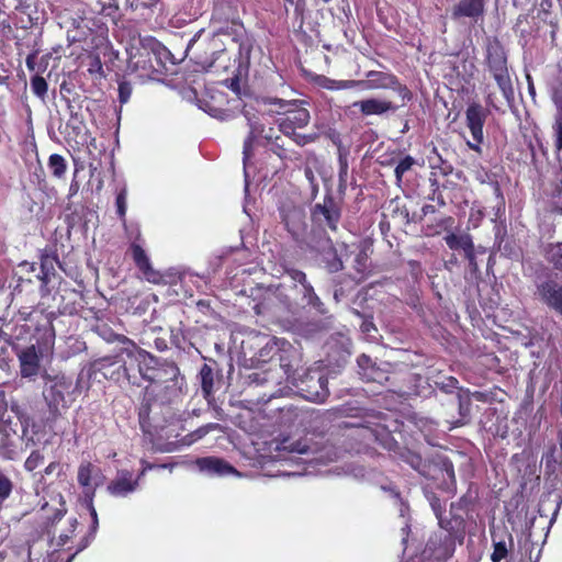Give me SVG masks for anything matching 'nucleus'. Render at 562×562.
I'll return each instance as SVG.
<instances>
[{
  "mask_svg": "<svg viewBox=\"0 0 562 562\" xmlns=\"http://www.w3.org/2000/svg\"><path fill=\"white\" fill-rule=\"evenodd\" d=\"M278 360H279L280 368L283 370L284 374L289 379L291 376V364H290V362L285 361V359L283 358L282 355H279Z\"/></svg>",
  "mask_w": 562,
  "mask_h": 562,
  "instance_id": "44",
  "label": "nucleus"
},
{
  "mask_svg": "<svg viewBox=\"0 0 562 562\" xmlns=\"http://www.w3.org/2000/svg\"><path fill=\"white\" fill-rule=\"evenodd\" d=\"M339 179L340 181H346L347 175H348V161L347 157L339 153Z\"/></svg>",
  "mask_w": 562,
  "mask_h": 562,
  "instance_id": "39",
  "label": "nucleus"
},
{
  "mask_svg": "<svg viewBox=\"0 0 562 562\" xmlns=\"http://www.w3.org/2000/svg\"><path fill=\"white\" fill-rule=\"evenodd\" d=\"M414 164H415V159L411 156H406L397 164L394 172H395L396 181L398 183L402 181L404 173L407 172L408 170H411V168L414 166Z\"/></svg>",
  "mask_w": 562,
  "mask_h": 562,
  "instance_id": "28",
  "label": "nucleus"
},
{
  "mask_svg": "<svg viewBox=\"0 0 562 562\" xmlns=\"http://www.w3.org/2000/svg\"><path fill=\"white\" fill-rule=\"evenodd\" d=\"M67 539H68L67 536H65V537L60 536L61 544H65L67 542Z\"/></svg>",
  "mask_w": 562,
  "mask_h": 562,
  "instance_id": "58",
  "label": "nucleus"
},
{
  "mask_svg": "<svg viewBox=\"0 0 562 562\" xmlns=\"http://www.w3.org/2000/svg\"><path fill=\"white\" fill-rule=\"evenodd\" d=\"M145 277V279L151 283H158L160 280V276L157 271L153 269V267L149 265L148 269L140 270Z\"/></svg>",
  "mask_w": 562,
  "mask_h": 562,
  "instance_id": "40",
  "label": "nucleus"
},
{
  "mask_svg": "<svg viewBox=\"0 0 562 562\" xmlns=\"http://www.w3.org/2000/svg\"><path fill=\"white\" fill-rule=\"evenodd\" d=\"M537 294L543 303L562 314V285L553 280L544 281L538 285Z\"/></svg>",
  "mask_w": 562,
  "mask_h": 562,
  "instance_id": "14",
  "label": "nucleus"
},
{
  "mask_svg": "<svg viewBox=\"0 0 562 562\" xmlns=\"http://www.w3.org/2000/svg\"><path fill=\"white\" fill-rule=\"evenodd\" d=\"M546 256L549 262H551L557 270L562 272V243L549 245L546 250Z\"/></svg>",
  "mask_w": 562,
  "mask_h": 562,
  "instance_id": "22",
  "label": "nucleus"
},
{
  "mask_svg": "<svg viewBox=\"0 0 562 562\" xmlns=\"http://www.w3.org/2000/svg\"><path fill=\"white\" fill-rule=\"evenodd\" d=\"M351 108H357L363 116H382L387 113L396 112L400 105L387 99L368 98L355 101Z\"/></svg>",
  "mask_w": 562,
  "mask_h": 562,
  "instance_id": "9",
  "label": "nucleus"
},
{
  "mask_svg": "<svg viewBox=\"0 0 562 562\" xmlns=\"http://www.w3.org/2000/svg\"><path fill=\"white\" fill-rule=\"evenodd\" d=\"M145 473H146V471H144V469H142V471H140V473H139L137 479L139 480L143 475H145Z\"/></svg>",
  "mask_w": 562,
  "mask_h": 562,
  "instance_id": "60",
  "label": "nucleus"
},
{
  "mask_svg": "<svg viewBox=\"0 0 562 562\" xmlns=\"http://www.w3.org/2000/svg\"><path fill=\"white\" fill-rule=\"evenodd\" d=\"M527 80H528V91H529L530 95L532 98H535L536 91H535V87H533V83H532L531 78H530L529 75H527Z\"/></svg>",
  "mask_w": 562,
  "mask_h": 562,
  "instance_id": "49",
  "label": "nucleus"
},
{
  "mask_svg": "<svg viewBox=\"0 0 562 562\" xmlns=\"http://www.w3.org/2000/svg\"><path fill=\"white\" fill-rule=\"evenodd\" d=\"M312 218L316 224L335 231L340 218V212L331 199H326L323 203H317L314 206Z\"/></svg>",
  "mask_w": 562,
  "mask_h": 562,
  "instance_id": "11",
  "label": "nucleus"
},
{
  "mask_svg": "<svg viewBox=\"0 0 562 562\" xmlns=\"http://www.w3.org/2000/svg\"><path fill=\"white\" fill-rule=\"evenodd\" d=\"M45 334H46L45 349L50 350L53 348L54 339H55V334H54L53 328H48Z\"/></svg>",
  "mask_w": 562,
  "mask_h": 562,
  "instance_id": "45",
  "label": "nucleus"
},
{
  "mask_svg": "<svg viewBox=\"0 0 562 562\" xmlns=\"http://www.w3.org/2000/svg\"><path fill=\"white\" fill-rule=\"evenodd\" d=\"M484 0H461L454 8L453 15L456 18L467 16L477 19L484 12Z\"/></svg>",
  "mask_w": 562,
  "mask_h": 562,
  "instance_id": "18",
  "label": "nucleus"
},
{
  "mask_svg": "<svg viewBox=\"0 0 562 562\" xmlns=\"http://www.w3.org/2000/svg\"><path fill=\"white\" fill-rule=\"evenodd\" d=\"M431 507L437 516V518L439 519V524L442 526V522H441V519H440V505L437 501H431Z\"/></svg>",
  "mask_w": 562,
  "mask_h": 562,
  "instance_id": "48",
  "label": "nucleus"
},
{
  "mask_svg": "<svg viewBox=\"0 0 562 562\" xmlns=\"http://www.w3.org/2000/svg\"><path fill=\"white\" fill-rule=\"evenodd\" d=\"M101 469L91 462L83 461L78 467L77 481L83 488L85 502L93 501L95 491L104 483Z\"/></svg>",
  "mask_w": 562,
  "mask_h": 562,
  "instance_id": "7",
  "label": "nucleus"
},
{
  "mask_svg": "<svg viewBox=\"0 0 562 562\" xmlns=\"http://www.w3.org/2000/svg\"><path fill=\"white\" fill-rule=\"evenodd\" d=\"M78 189H79L78 183H77V182H72V183L70 184V187H69V193H70V195L76 194V193L78 192Z\"/></svg>",
  "mask_w": 562,
  "mask_h": 562,
  "instance_id": "51",
  "label": "nucleus"
},
{
  "mask_svg": "<svg viewBox=\"0 0 562 562\" xmlns=\"http://www.w3.org/2000/svg\"><path fill=\"white\" fill-rule=\"evenodd\" d=\"M48 167L54 177L63 178L67 170V162L61 155L52 154L48 158Z\"/></svg>",
  "mask_w": 562,
  "mask_h": 562,
  "instance_id": "19",
  "label": "nucleus"
},
{
  "mask_svg": "<svg viewBox=\"0 0 562 562\" xmlns=\"http://www.w3.org/2000/svg\"><path fill=\"white\" fill-rule=\"evenodd\" d=\"M469 408L463 406V404L460 402V412L462 415H465L468 413Z\"/></svg>",
  "mask_w": 562,
  "mask_h": 562,
  "instance_id": "56",
  "label": "nucleus"
},
{
  "mask_svg": "<svg viewBox=\"0 0 562 562\" xmlns=\"http://www.w3.org/2000/svg\"><path fill=\"white\" fill-rule=\"evenodd\" d=\"M362 82L363 91L380 89L393 90L402 99L401 105H405V103L412 99L411 91L392 74L371 70L367 74V79L362 80Z\"/></svg>",
  "mask_w": 562,
  "mask_h": 562,
  "instance_id": "5",
  "label": "nucleus"
},
{
  "mask_svg": "<svg viewBox=\"0 0 562 562\" xmlns=\"http://www.w3.org/2000/svg\"><path fill=\"white\" fill-rule=\"evenodd\" d=\"M72 383L65 375H46L43 396L49 414L56 418L68 407L66 395L69 394Z\"/></svg>",
  "mask_w": 562,
  "mask_h": 562,
  "instance_id": "3",
  "label": "nucleus"
},
{
  "mask_svg": "<svg viewBox=\"0 0 562 562\" xmlns=\"http://www.w3.org/2000/svg\"><path fill=\"white\" fill-rule=\"evenodd\" d=\"M281 217L292 237L296 240L303 239L307 228L304 210L300 206L283 205L281 207Z\"/></svg>",
  "mask_w": 562,
  "mask_h": 562,
  "instance_id": "8",
  "label": "nucleus"
},
{
  "mask_svg": "<svg viewBox=\"0 0 562 562\" xmlns=\"http://www.w3.org/2000/svg\"><path fill=\"white\" fill-rule=\"evenodd\" d=\"M555 120H561L562 121V105L560 106L559 109V113L557 115V119Z\"/></svg>",
  "mask_w": 562,
  "mask_h": 562,
  "instance_id": "57",
  "label": "nucleus"
},
{
  "mask_svg": "<svg viewBox=\"0 0 562 562\" xmlns=\"http://www.w3.org/2000/svg\"><path fill=\"white\" fill-rule=\"evenodd\" d=\"M291 278L301 283L302 286H304V284H308L307 281H306V274L300 270H293L291 271Z\"/></svg>",
  "mask_w": 562,
  "mask_h": 562,
  "instance_id": "41",
  "label": "nucleus"
},
{
  "mask_svg": "<svg viewBox=\"0 0 562 562\" xmlns=\"http://www.w3.org/2000/svg\"><path fill=\"white\" fill-rule=\"evenodd\" d=\"M356 269L359 272H364V270L367 269V256L364 254H359L356 258Z\"/></svg>",
  "mask_w": 562,
  "mask_h": 562,
  "instance_id": "43",
  "label": "nucleus"
},
{
  "mask_svg": "<svg viewBox=\"0 0 562 562\" xmlns=\"http://www.w3.org/2000/svg\"><path fill=\"white\" fill-rule=\"evenodd\" d=\"M47 261H48V258H46V259L42 262V268H43V270H44V269H46Z\"/></svg>",
  "mask_w": 562,
  "mask_h": 562,
  "instance_id": "59",
  "label": "nucleus"
},
{
  "mask_svg": "<svg viewBox=\"0 0 562 562\" xmlns=\"http://www.w3.org/2000/svg\"><path fill=\"white\" fill-rule=\"evenodd\" d=\"M507 555V547L505 541L494 542V550L491 555L493 562H501Z\"/></svg>",
  "mask_w": 562,
  "mask_h": 562,
  "instance_id": "33",
  "label": "nucleus"
},
{
  "mask_svg": "<svg viewBox=\"0 0 562 562\" xmlns=\"http://www.w3.org/2000/svg\"><path fill=\"white\" fill-rule=\"evenodd\" d=\"M249 127H250L249 136L247 137V139L245 140V144H244V164L245 165L247 164V160L250 157L252 138L257 137L258 135H260L263 132L261 125H259L257 122L251 121V120H249Z\"/></svg>",
  "mask_w": 562,
  "mask_h": 562,
  "instance_id": "24",
  "label": "nucleus"
},
{
  "mask_svg": "<svg viewBox=\"0 0 562 562\" xmlns=\"http://www.w3.org/2000/svg\"><path fill=\"white\" fill-rule=\"evenodd\" d=\"M201 387L204 396L207 397L213 392V370L210 366L203 364L200 370Z\"/></svg>",
  "mask_w": 562,
  "mask_h": 562,
  "instance_id": "23",
  "label": "nucleus"
},
{
  "mask_svg": "<svg viewBox=\"0 0 562 562\" xmlns=\"http://www.w3.org/2000/svg\"><path fill=\"white\" fill-rule=\"evenodd\" d=\"M486 103H487L488 105H494V100H493V94H492V93H488V94L486 95Z\"/></svg>",
  "mask_w": 562,
  "mask_h": 562,
  "instance_id": "55",
  "label": "nucleus"
},
{
  "mask_svg": "<svg viewBox=\"0 0 562 562\" xmlns=\"http://www.w3.org/2000/svg\"><path fill=\"white\" fill-rule=\"evenodd\" d=\"M446 244L450 249L457 250L462 249L470 263H474V245L472 238L468 234H449L445 237Z\"/></svg>",
  "mask_w": 562,
  "mask_h": 562,
  "instance_id": "17",
  "label": "nucleus"
},
{
  "mask_svg": "<svg viewBox=\"0 0 562 562\" xmlns=\"http://www.w3.org/2000/svg\"><path fill=\"white\" fill-rule=\"evenodd\" d=\"M338 80H330V79H327L325 78V82L324 83V87L326 88V86H335L337 83Z\"/></svg>",
  "mask_w": 562,
  "mask_h": 562,
  "instance_id": "54",
  "label": "nucleus"
},
{
  "mask_svg": "<svg viewBox=\"0 0 562 562\" xmlns=\"http://www.w3.org/2000/svg\"><path fill=\"white\" fill-rule=\"evenodd\" d=\"M121 351L122 353H125L128 358L137 361L139 359V353H143L144 349L137 347L132 340L124 338Z\"/></svg>",
  "mask_w": 562,
  "mask_h": 562,
  "instance_id": "27",
  "label": "nucleus"
},
{
  "mask_svg": "<svg viewBox=\"0 0 562 562\" xmlns=\"http://www.w3.org/2000/svg\"><path fill=\"white\" fill-rule=\"evenodd\" d=\"M305 175L307 177V179L313 182L314 181V175H313V171L310 169V168H306L305 169Z\"/></svg>",
  "mask_w": 562,
  "mask_h": 562,
  "instance_id": "52",
  "label": "nucleus"
},
{
  "mask_svg": "<svg viewBox=\"0 0 562 562\" xmlns=\"http://www.w3.org/2000/svg\"><path fill=\"white\" fill-rule=\"evenodd\" d=\"M553 131H554V137H555V140H554V146H555V149L559 154L562 153V121L561 120H555V123L553 125Z\"/></svg>",
  "mask_w": 562,
  "mask_h": 562,
  "instance_id": "36",
  "label": "nucleus"
},
{
  "mask_svg": "<svg viewBox=\"0 0 562 562\" xmlns=\"http://www.w3.org/2000/svg\"><path fill=\"white\" fill-rule=\"evenodd\" d=\"M357 362L360 368H368L372 364L370 357H368L367 355L359 356Z\"/></svg>",
  "mask_w": 562,
  "mask_h": 562,
  "instance_id": "46",
  "label": "nucleus"
},
{
  "mask_svg": "<svg viewBox=\"0 0 562 562\" xmlns=\"http://www.w3.org/2000/svg\"><path fill=\"white\" fill-rule=\"evenodd\" d=\"M213 427H215V426H214V425H209V426H206V427H203V428H200L199 430H196V434H198L199 438H201V437H203L204 435H206V434H207V431H209V429H210V428H213Z\"/></svg>",
  "mask_w": 562,
  "mask_h": 562,
  "instance_id": "50",
  "label": "nucleus"
},
{
  "mask_svg": "<svg viewBox=\"0 0 562 562\" xmlns=\"http://www.w3.org/2000/svg\"><path fill=\"white\" fill-rule=\"evenodd\" d=\"M326 88L330 90H345L358 88L363 91V82L362 80H338L335 86H326Z\"/></svg>",
  "mask_w": 562,
  "mask_h": 562,
  "instance_id": "29",
  "label": "nucleus"
},
{
  "mask_svg": "<svg viewBox=\"0 0 562 562\" xmlns=\"http://www.w3.org/2000/svg\"><path fill=\"white\" fill-rule=\"evenodd\" d=\"M265 103L276 108L270 109V112L283 115L279 122V127L284 135H293L300 139H304V136L296 135L294 133L295 128H302L310 122V112L300 105V101H285L282 99L269 98Z\"/></svg>",
  "mask_w": 562,
  "mask_h": 562,
  "instance_id": "2",
  "label": "nucleus"
},
{
  "mask_svg": "<svg viewBox=\"0 0 562 562\" xmlns=\"http://www.w3.org/2000/svg\"><path fill=\"white\" fill-rule=\"evenodd\" d=\"M116 207L120 217H124L126 213V191L122 190L116 196Z\"/></svg>",
  "mask_w": 562,
  "mask_h": 562,
  "instance_id": "37",
  "label": "nucleus"
},
{
  "mask_svg": "<svg viewBox=\"0 0 562 562\" xmlns=\"http://www.w3.org/2000/svg\"><path fill=\"white\" fill-rule=\"evenodd\" d=\"M12 487H13V485H12L11 480L0 471V499L1 501H4L10 496V494L12 492Z\"/></svg>",
  "mask_w": 562,
  "mask_h": 562,
  "instance_id": "32",
  "label": "nucleus"
},
{
  "mask_svg": "<svg viewBox=\"0 0 562 562\" xmlns=\"http://www.w3.org/2000/svg\"><path fill=\"white\" fill-rule=\"evenodd\" d=\"M60 469V465L58 462H50L46 468H45V474L49 475L52 473H54L56 470H59Z\"/></svg>",
  "mask_w": 562,
  "mask_h": 562,
  "instance_id": "47",
  "label": "nucleus"
},
{
  "mask_svg": "<svg viewBox=\"0 0 562 562\" xmlns=\"http://www.w3.org/2000/svg\"><path fill=\"white\" fill-rule=\"evenodd\" d=\"M86 504L92 517V530L95 531L99 521L95 508L93 507V501L86 502Z\"/></svg>",
  "mask_w": 562,
  "mask_h": 562,
  "instance_id": "42",
  "label": "nucleus"
},
{
  "mask_svg": "<svg viewBox=\"0 0 562 562\" xmlns=\"http://www.w3.org/2000/svg\"><path fill=\"white\" fill-rule=\"evenodd\" d=\"M486 117V110L476 102L471 103L465 111L467 126L472 136V140H468L467 144L476 153H481V145L484 142L483 126Z\"/></svg>",
  "mask_w": 562,
  "mask_h": 562,
  "instance_id": "6",
  "label": "nucleus"
},
{
  "mask_svg": "<svg viewBox=\"0 0 562 562\" xmlns=\"http://www.w3.org/2000/svg\"><path fill=\"white\" fill-rule=\"evenodd\" d=\"M142 463H143V469H144V471H146V472H147L148 470H150V469L155 468V465H153V464H150V463H147V462H145V461H142Z\"/></svg>",
  "mask_w": 562,
  "mask_h": 562,
  "instance_id": "53",
  "label": "nucleus"
},
{
  "mask_svg": "<svg viewBox=\"0 0 562 562\" xmlns=\"http://www.w3.org/2000/svg\"><path fill=\"white\" fill-rule=\"evenodd\" d=\"M61 516H63V514L59 512V513L57 514V517H58V518H60Z\"/></svg>",
  "mask_w": 562,
  "mask_h": 562,
  "instance_id": "61",
  "label": "nucleus"
},
{
  "mask_svg": "<svg viewBox=\"0 0 562 562\" xmlns=\"http://www.w3.org/2000/svg\"><path fill=\"white\" fill-rule=\"evenodd\" d=\"M132 94V86L127 81H122L119 85V100L122 104L126 103Z\"/></svg>",
  "mask_w": 562,
  "mask_h": 562,
  "instance_id": "35",
  "label": "nucleus"
},
{
  "mask_svg": "<svg viewBox=\"0 0 562 562\" xmlns=\"http://www.w3.org/2000/svg\"><path fill=\"white\" fill-rule=\"evenodd\" d=\"M138 486V479L133 480L132 473L127 470L117 472L116 477L109 484L108 491L114 496H126Z\"/></svg>",
  "mask_w": 562,
  "mask_h": 562,
  "instance_id": "15",
  "label": "nucleus"
},
{
  "mask_svg": "<svg viewBox=\"0 0 562 562\" xmlns=\"http://www.w3.org/2000/svg\"><path fill=\"white\" fill-rule=\"evenodd\" d=\"M552 210L562 213V177L552 194Z\"/></svg>",
  "mask_w": 562,
  "mask_h": 562,
  "instance_id": "34",
  "label": "nucleus"
},
{
  "mask_svg": "<svg viewBox=\"0 0 562 562\" xmlns=\"http://www.w3.org/2000/svg\"><path fill=\"white\" fill-rule=\"evenodd\" d=\"M132 252H133V259L138 267L139 270L148 269V266L150 265L149 259L144 251V249L136 244L132 245Z\"/></svg>",
  "mask_w": 562,
  "mask_h": 562,
  "instance_id": "25",
  "label": "nucleus"
},
{
  "mask_svg": "<svg viewBox=\"0 0 562 562\" xmlns=\"http://www.w3.org/2000/svg\"><path fill=\"white\" fill-rule=\"evenodd\" d=\"M303 300H305L306 304L315 308L318 313H325L324 304L316 295L313 286L310 283L304 284L303 286Z\"/></svg>",
  "mask_w": 562,
  "mask_h": 562,
  "instance_id": "20",
  "label": "nucleus"
},
{
  "mask_svg": "<svg viewBox=\"0 0 562 562\" xmlns=\"http://www.w3.org/2000/svg\"><path fill=\"white\" fill-rule=\"evenodd\" d=\"M32 91L37 97H44L47 92V82L43 77L36 76L31 81Z\"/></svg>",
  "mask_w": 562,
  "mask_h": 562,
  "instance_id": "31",
  "label": "nucleus"
},
{
  "mask_svg": "<svg viewBox=\"0 0 562 562\" xmlns=\"http://www.w3.org/2000/svg\"><path fill=\"white\" fill-rule=\"evenodd\" d=\"M198 469L207 474V475H216V476H225V475H239L237 470L232 467L228 462L221 458L216 457H204L199 458L195 461Z\"/></svg>",
  "mask_w": 562,
  "mask_h": 562,
  "instance_id": "13",
  "label": "nucleus"
},
{
  "mask_svg": "<svg viewBox=\"0 0 562 562\" xmlns=\"http://www.w3.org/2000/svg\"><path fill=\"white\" fill-rule=\"evenodd\" d=\"M544 473L555 483H562V454L558 456L555 448L550 449L543 457Z\"/></svg>",
  "mask_w": 562,
  "mask_h": 562,
  "instance_id": "16",
  "label": "nucleus"
},
{
  "mask_svg": "<svg viewBox=\"0 0 562 562\" xmlns=\"http://www.w3.org/2000/svg\"><path fill=\"white\" fill-rule=\"evenodd\" d=\"M43 461H44V454L38 450L33 451L25 460L24 468L27 471H33L37 467H40L43 463Z\"/></svg>",
  "mask_w": 562,
  "mask_h": 562,
  "instance_id": "30",
  "label": "nucleus"
},
{
  "mask_svg": "<svg viewBox=\"0 0 562 562\" xmlns=\"http://www.w3.org/2000/svg\"><path fill=\"white\" fill-rule=\"evenodd\" d=\"M42 356L43 351L38 350L34 345L22 349L18 353L20 373L22 378L33 380L38 375L41 370L40 360Z\"/></svg>",
  "mask_w": 562,
  "mask_h": 562,
  "instance_id": "10",
  "label": "nucleus"
},
{
  "mask_svg": "<svg viewBox=\"0 0 562 562\" xmlns=\"http://www.w3.org/2000/svg\"><path fill=\"white\" fill-rule=\"evenodd\" d=\"M323 259L329 272H337L344 268L341 259L331 247H328V249L324 251Z\"/></svg>",
  "mask_w": 562,
  "mask_h": 562,
  "instance_id": "21",
  "label": "nucleus"
},
{
  "mask_svg": "<svg viewBox=\"0 0 562 562\" xmlns=\"http://www.w3.org/2000/svg\"><path fill=\"white\" fill-rule=\"evenodd\" d=\"M283 449L289 450L290 452H297L300 454L307 453L310 448L303 441H297L295 443H290L289 446H283Z\"/></svg>",
  "mask_w": 562,
  "mask_h": 562,
  "instance_id": "38",
  "label": "nucleus"
},
{
  "mask_svg": "<svg viewBox=\"0 0 562 562\" xmlns=\"http://www.w3.org/2000/svg\"><path fill=\"white\" fill-rule=\"evenodd\" d=\"M486 65L504 99L510 103L514 100V87L507 56L503 45L495 37H488L486 41Z\"/></svg>",
  "mask_w": 562,
  "mask_h": 562,
  "instance_id": "1",
  "label": "nucleus"
},
{
  "mask_svg": "<svg viewBox=\"0 0 562 562\" xmlns=\"http://www.w3.org/2000/svg\"><path fill=\"white\" fill-rule=\"evenodd\" d=\"M136 362L138 363L140 376L150 383L161 382L162 374L176 376L178 373V368L175 364L167 362L162 363L158 358L146 350H144L143 353H139V359Z\"/></svg>",
  "mask_w": 562,
  "mask_h": 562,
  "instance_id": "4",
  "label": "nucleus"
},
{
  "mask_svg": "<svg viewBox=\"0 0 562 562\" xmlns=\"http://www.w3.org/2000/svg\"><path fill=\"white\" fill-rule=\"evenodd\" d=\"M318 389L315 392L311 393L308 398L315 402H324L328 396V387H327V379L325 376H319L317 380Z\"/></svg>",
  "mask_w": 562,
  "mask_h": 562,
  "instance_id": "26",
  "label": "nucleus"
},
{
  "mask_svg": "<svg viewBox=\"0 0 562 562\" xmlns=\"http://www.w3.org/2000/svg\"><path fill=\"white\" fill-rule=\"evenodd\" d=\"M425 552L437 562H443L452 554V540L450 536L440 531L431 536L426 544Z\"/></svg>",
  "mask_w": 562,
  "mask_h": 562,
  "instance_id": "12",
  "label": "nucleus"
}]
</instances>
